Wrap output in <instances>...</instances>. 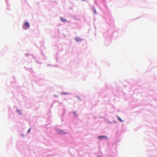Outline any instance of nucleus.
I'll use <instances>...</instances> for the list:
<instances>
[{
  "label": "nucleus",
  "mask_w": 157,
  "mask_h": 157,
  "mask_svg": "<svg viewBox=\"0 0 157 157\" xmlns=\"http://www.w3.org/2000/svg\"><path fill=\"white\" fill-rule=\"evenodd\" d=\"M30 27L29 23L27 22H25L23 26V28L24 29H29Z\"/></svg>",
  "instance_id": "1"
},
{
  "label": "nucleus",
  "mask_w": 157,
  "mask_h": 157,
  "mask_svg": "<svg viewBox=\"0 0 157 157\" xmlns=\"http://www.w3.org/2000/svg\"><path fill=\"white\" fill-rule=\"evenodd\" d=\"M98 139H100L103 138H106L107 137L105 136H98Z\"/></svg>",
  "instance_id": "2"
},
{
  "label": "nucleus",
  "mask_w": 157,
  "mask_h": 157,
  "mask_svg": "<svg viewBox=\"0 0 157 157\" xmlns=\"http://www.w3.org/2000/svg\"><path fill=\"white\" fill-rule=\"evenodd\" d=\"M60 20L63 21V22H66L67 21V20L63 18H61Z\"/></svg>",
  "instance_id": "3"
},
{
  "label": "nucleus",
  "mask_w": 157,
  "mask_h": 157,
  "mask_svg": "<svg viewBox=\"0 0 157 157\" xmlns=\"http://www.w3.org/2000/svg\"><path fill=\"white\" fill-rule=\"evenodd\" d=\"M17 112L20 114L21 115L22 113L21 110H17Z\"/></svg>",
  "instance_id": "4"
},
{
  "label": "nucleus",
  "mask_w": 157,
  "mask_h": 157,
  "mask_svg": "<svg viewBox=\"0 0 157 157\" xmlns=\"http://www.w3.org/2000/svg\"><path fill=\"white\" fill-rule=\"evenodd\" d=\"M117 118L120 121L122 122L123 121L121 119L120 117H118Z\"/></svg>",
  "instance_id": "5"
},
{
  "label": "nucleus",
  "mask_w": 157,
  "mask_h": 157,
  "mask_svg": "<svg viewBox=\"0 0 157 157\" xmlns=\"http://www.w3.org/2000/svg\"><path fill=\"white\" fill-rule=\"evenodd\" d=\"M93 11L95 14H97V12H96V10L95 9H93Z\"/></svg>",
  "instance_id": "6"
},
{
  "label": "nucleus",
  "mask_w": 157,
  "mask_h": 157,
  "mask_svg": "<svg viewBox=\"0 0 157 157\" xmlns=\"http://www.w3.org/2000/svg\"><path fill=\"white\" fill-rule=\"evenodd\" d=\"M30 128H29L28 131V132H29V133L30 132Z\"/></svg>",
  "instance_id": "7"
},
{
  "label": "nucleus",
  "mask_w": 157,
  "mask_h": 157,
  "mask_svg": "<svg viewBox=\"0 0 157 157\" xmlns=\"http://www.w3.org/2000/svg\"><path fill=\"white\" fill-rule=\"evenodd\" d=\"M82 1H85L86 0H82Z\"/></svg>",
  "instance_id": "8"
},
{
  "label": "nucleus",
  "mask_w": 157,
  "mask_h": 157,
  "mask_svg": "<svg viewBox=\"0 0 157 157\" xmlns=\"http://www.w3.org/2000/svg\"><path fill=\"white\" fill-rule=\"evenodd\" d=\"M77 42H78V40H77Z\"/></svg>",
  "instance_id": "9"
},
{
  "label": "nucleus",
  "mask_w": 157,
  "mask_h": 157,
  "mask_svg": "<svg viewBox=\"0 0 157 157\" xmlns=\"http://www.w3.org/2000/svg\"><path fill=\"white\" fill-rule=\"evenodd\" d=\"M64 94H66L64 93Z\"/></svg>",
  "instance_id": "10"
}]
</instances>
